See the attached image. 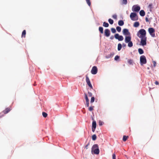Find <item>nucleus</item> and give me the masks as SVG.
Masks as SVG:
<instances>
[{
	"label": "nucleus",
	"instance_id": "nucleus-33",
	"mask_svg": "<svg viewBox=\"0 0 159 159\" xmlns=\"http://www.w3.org/2000/svg\"><path fill=\"white\" fill-rule=\"evenodd\" d=\"M94 107V106L90 107L89 108V111H93V109Z\"/></svg>",
	"mask_w": 159,
	"mask_h": 159
},
{
	"label": "nucleus",
	"instance_id": "nucleus-9",
	"mask_svg": "<svg viewBox=\"0 0 159 159\" xmlns=\"http://www.w3.org/2000/svg\"><path fill=\"white\" fill-rule=\"evenodd\" d=\"M12 109V108L11 107H8L6 108L2 112L4 114H6L8 113Z\"/></svg>",
	"mask_w": 159,
	"mask_h": 159
},
{
	"label": "nucleus",
	"instance_id": "nucleus-36",
	"mask_svg": "<svg viewBox=\"0 0 159 159\" xmlns=\"http://www.w3.org/2000/svg\"><path fill=\"white\" fill-rule=\"evenodd\" d=\"M95 98L94 97H92L91 99V102L93 103L94 101Z\"/></svg>",
	"mask_w": 159,
	"mask_h": 159
},
{
	"label": "nucleus",
	"instance_id": "nucleus-41",
	"mask_svg": "<svg viewBox=\"0 0 159 159\" xmlns=\"http://www.w3.org/2000/svg\"><path fill=\"white\" fill-rule=\"evenodd\" d=\"M88 93L89 96V97L92 96V93H91V92H88Z\"/></svg>",
	"mask_w": 159,
	"mask_h": 159
},
{
	"label": "nucleus",
	"instance_id": "nucleus-4",
	"mask_svg": "<svg viewBox=\"0 0 159 159\" xmlns=\"http://www.w3.org/2000/svg\"><path fill=\"white\" fill-rule=\"evenodd\" d=\"M140 62L141 65L146 63L147 60L144 55H142L140 57Z\"/></svg>",
	"mask_w": 159,
	"mask_h": 159
},
{
	"label": "nucleus",
	"instance_id": "nucleus-28",
	"mask_svg": "<svg viewBox=\"0 0 159 159\" xmlns=\"http://www.w3.org/2000/svg\"><path fill=\"white\" fill-rule=\"evenodd\" d=\"M97 139V137L95 134L93 135L92 136V139L93 140H95Z\"/></svg>",
	"mask_w": 159,
	"mask_h": 159
},
{
	"label": "nucleus",
	"instance_id": "nucleus-2",
	"mask_svg": "<svg viewBox=\"0 0 159 159\" xmlns=\"http://www.w3.org/2000/svg\"><path fill=\"white\" fill-rule=\"evenodd\" d=\"M91 152L95 154H98L99 152V150L98 144H94L92 148Z\"/></svg>",
	"mask_w": 159,
	"mask_h": 159
},
{
	"label": "nucleus",
	"instance_id": "nucleus-20",
	"mask_svg": "<svg viewBox=\"0 0 159 159\" xmlns=\"http://www.w3.org/2000/svg\"><path fill=\"white\" fill-rule=\"evenodd\" d=\"M103 25L104 27H108L109 25L108 23H107L105 22H104L103 23Z\"/></svg>",
	"mask_w": 159,
	"mask_h": 159
},
{
	"label": "nucleus",
	"instance_id": "nucleus-10",
	"mask_svg": "<svg viewBox=\"0 0 159 159\" xmlns=\"http://www.w3.org/2000/svg\"><path fill=\"white\" fill-rule=\"evenodd\" d=\"M96 127V123L95 121H93L92 122V131L94 132Z\"/></svg>",
	"mask_w": 159,
	"mask_h": 159
},
{
	"label": "nucleus",
	"instance_id": "nucleus-38",
	"mask_svg": "<svg viewBox=\"0 0 159 159\" xmlns=\"http://www.w3.org/2000/svg\"><path fill=\"white\" fill-rule=\"evenodd\" d=\"M112 17L114 19H117V15H116V14L113 15L112 16Z\"/></svg>",
	"mask_w": 159,
	"mask_h": 159
},
{
	"label": "nucleus",
	"instance_id": "nucleus-12",
	"mask_svg": "<svg viewBox=\"0 0 159 159\" xmlns=\"http://www.w3.org/2000/svg\"><path fill=\"white\" fill-rule=\"evenodd\" d=\"M123 33L125 35H129L130 34L128 30L126 29H124L123 30Z\"/></svg>",
	"mask_w": 159,
	"mask_h": 159
},
{
	"label": "nucleus",
	"instance_id": "nucleus-14",
	"mask_svg": "<svg viewBox=\"0 0 159 159\" xmlns=\"http://www.w3.org/2000/svg\"><path fill=\"white\" fill-rule=\"evenodd\" d=\"M140 15L142 16H143L145 15V12L143 10H141L139 12Z\"/></svg>",
	"mask_w": 159,
	"mask_h": 159
},
{
	"label": "nucleus",
	"instance_id": "nucleus-40",
	"mask_svg": "<svg viewBox=\"0 0 159 159\" xmlns=\"http://www.w3.org/2000/svg\"><path fill=\"white\" fill-rule=\"evenodd\" d=\"M103 122L101 121H99V125H102Z\"/></svg>",
	"mask_w": 159,
	"mask_h": 159
},
{
	"label": "nucleus",
	"instance_id": "nucleus-48",
	"mask_svg": "<svg viewBox=\"0 0 159 159\" xmlns=\"http://www.w3.org/2000/svg\"><path fill=\"white\" fill-rule=\"evenodd\" d=\"M122 46L124 47H125L126 46V45L125 43H123L122 44Z\"/></svg>",
	"mask_w": 159,
	"mask_h": 159
},
{
	"label": "nucleus",
	"instance_id": "nucleus-19",
	"mask_svg": "<svg viewBox=\"0 0 159 159\" xmlns=\"http://www.w3.org/2000/svg\"><path fill=\"white\" fill-rule=\"evenodd\" d=\"M128 46L129 47H131L133 46V43L132 41H130V42H128Z\"/></svg>",
	"mask_w": 159,
	"mask_h": 159
},
{
	"label": "nucleus",
	"instance_id": "nucleus-15",
	"mask_svg": "<svg viewBox=\"0 0 159 159\" xmlns=\"http://www.w3.org/2000/svg\"><path fill=\"white\" fill-rule=\"evenodd\" d=\"M118 24L120 26H122L124 24V22L122 20H120L118 21Z\"/></svg>",
	"mask_w": 159,
	"mask_h": 159
},
{
	"label": "nucleus",
	"instance_id": "nucleus-31",
	"mask_svg": "<svg viewBox=\"0 0 159 159\" xmlns=\"http://www.w3.org/2000/svg\"><path fill=\"white\" fill-rule=\"evenodd\" d=\"M111 32L113 33H114L116 32V29L114 28H111Z\"/></svg>",
	"mask_w": 159,
	"mask_h": 159
},
{
	"label": "nucleus",
	"instance_id": "nucleus-44",
	"mask_svg": "<svg viewBox=\"0 0 159 159\" xmlns=\"http://www.w3.org/2000/svg\"><path fill=\"white\" fill-rule=\"evenodd\" d=\"M155 83L156 85H158L159 84L158 82L157 81H156Z\"/></svg>",
	"mask_w": 159,
	"mask_h": 159
},
{
	"label": "nucleus",
	"instance_id": "nucleus-7",
	"mask_svg": "<svg viewBox=\"0 0 159 159\" xmlns=\"http://www.w3.org/2000/svg\"><path fill=\"white\" fill-rule=\"evenodd\" d=\"M98 72V69L96 66H94L93 67L91 70V73L92 74L95 75Z\"/></svg>",
	"mask_w": 159,
	"mask_h": 159
},
{
	"label": "nucleus",
	"instance_id": "nucleus-39",
	"mask_svg": "<svg viewBox=\"0 0 159 159\" xmlns=\"http://www.w3.org/2000/svg\"><path fill=\"white\" fill-rule=\"evenodd\" d=\"M116 156L115 154H113L112 155V159H116Z\"/></svg>",
	"mask_w": 159,
	"mask_h": 159
},
{
	"label": "nucleus",
	"instance_id": "nucleus-3",
	"mask_svg": "<svg viewBox=\"0 0 159 159\" xmlns=\"http://www.w3.org/2000/svg\"><path fill=\"white\" fill-rule=\"evenodd\" d=\"M130 17L132 20L136 21L138 20V16L135 13L132 12L130 13Z\"/></svg>",
	"mask_w": 159,
	"mask_h": 159
},
{
	"label": "nucleus",
	"instance_id": "nucleus-34",
	"mask_svg": "<svg viewBox=\"0 0 159 159\" xmlns=\"http://www.w3.org/2000/svg\"><path fill=\"white\" fill-rule=\"evenodd\" d=\"M128 62L129 64H132L133 62V60L131 59H129L128 60Z\"/></svg>",
	"mask_w": 159,
	"mask_h": 159
},
{
	"label": "nucleus",
	"instance_id": "nucleus-30",
	"mask_svg": "<svg viewBox=\"0 0 159 159\" xmlns=\"http://www.w3.org/2000/svg\"><path fill=\"white\" fill-rule=\"evenodd\" d=\"M87 84L89 86L91 89H93V88L92 87V86L90 83V82H89V83H87Z\"/></svg>",
	"mask_w": 159,
	"mask_h": 159
},
{
	"label": "nucleus",
	"instance_id": "nucleus-11",
	"mask_svg": "<svg viewBox=\"0 0 159 159\" xmlns=\"http://www.w3.org/2000/svg\"><path fill=\"white\" fill-rule=\"evenodd\" d=\"M105 35L106 37H109L110 34V32L109 30L106 29L104 31Z\"/></svg>",
	"mask_w": 159,
	"mask_h": 159
},
{
	"label": "nucleus",
	"instance_id": "nucleus-8",
	"mask_svg": "<svg viewBox=\"0 0 159 159\" xmlns=\"http://www.w3.org/2000/svg\"><path fill=\"white\" fill-rule=\"evenodd\" d=\"M132 9L134 11L138 12L140 10V7L139 6L134 5Z\"/></svg>",
	"mask_w": 159,
	"mask_h": 159
},
{
	"label": "nucleus",
	"instance_id": "nucleus-22",
	"mask_svg": "<svg viewBox=\"0 0 159 159\" xmlns=\"http://www.w3.org/2000/svg\"><path fill=\"white\" fill-rule=\"evenodd\" d=\"M86 81L87 83H88L90 82L89 78L87 75H86Z\"/></svg>",
	"mask_w": 159,
	"mask_h": 159
},
{
	"label": "nucleus",
	"instance_id": "nucleus-45",
	"mask_svg": "<svg viewBox=\"0 0 159 159\" xmlns=\"http://www.w3.org/2000/svg\"><path fill=\"white\" fill-rule=\"evenodd\" d=\"M86 102V105L87 107L89 106V102Z\"/></svg>",
	"mask_w": 159,
	"mask_h": 159
},
{
	"label": "nucleus",
	"instance_id": "nucleus-46",
	"mask_svg": "<svg viewBox=\"0 0 159 159\" xmlns=\"http://www.w3.org/2000/svg\"><path fill=\"white\" fill-rule=\"evenodd\" d=\"M3 116V115L2 114V113H0V118L2 117Z\"/></svg>",
	"mask_w": 159,
	"mask_h": 159
},
{
	"label": "nucleus",
	"instance_id": "nucleus-6",
	"mask_svg": "<svg viewBox=\"0 0 159 159\" xmlns=\"http://www.w3.org/2000/svg\"><path fill=\"white\" fill-rule=\"evenodd\" d=\"M115 38L118 39L119 41H122L123 40L124 38L122 36L118 34H116L115 35Z\"/></svg>",
	"mask_w": 159,
	"mask_h": 159
},
{
	"label": "nucleus",
	"instance_id": "nucleus-16",
	"mask_svg": "<svg viewBox=\"0 0 159 159\" xmlns=\"http://www.w3.org/2000/svg\"><path fill=\"white\" fill-rule=\"evenodd\" d=\"M139 25V22H135L134 24V26L135 27H137Z\"/></svg>",
	"mask_w": 159,
	"mask_h": 159
},
{
	"label": "nucleus",
	"instance_id": "nucleus-23",
	"mask_svg": "<svg viewBox=\"0 0 159 159\" xmlns=\"http://www.w3.org/2000/svg\"><path fill=\"white\" fill-rule=\"evenodd\" d=\"M128 138V136L124 135L123 138V140L124 141H125Z\"/></svg>",
	"mask_w": 159,
	"mask_h": 159
},
{
	"label": "nucleus",
	"instance_id": "nucleus-47",
	"mask_svg": "<svg viewBox=\"0 0 159 159\" xmlns=\"http://www.w3.org/2000/svg\"><path fill=\"white\" fill-rule=\"evenodd\" d=\"M145 20H146V22H148V18L146 17V18H145Z\"/></svg>",
	"mask_w": 159,
	"mask_h": 159
},
{
	"label": "nucleus",
	"instance_id": "nucleus-42",
	"mask_svg": "<svg viewBox=\"0 0 159 159\" xmlns=\"http://www.w3.org/2000/svg\"><path fill=\"white\" fill-rule=\"evenodd\" d=\"M89 144V143L88 144L85 146V148L86 149H87L88 148V146Z\"/></svg>",
	"mask_w": 159,
	"mask_h": 159
},
{
	"label": "nucleus",
	"instance_id": "nucleus-29",
	"mask_svg": "<svg viewBox=\"0 0 159 159\" xmlns=\"http://www.w3.org/2000/svg\"><path fill=\"white\" fill-rule=\"evenodd\" d=\"M86 1L88 5L89 6H90L91 4V2L90 1V0H86Z\"/></svg>",
	"mask_w": 159,
	"mask_h": 159
},
{
	"label": "nucleus",
	"instance_id": "nucleus-25",
	"mask_svg": "<svg viewBox=\"0 0 159 159\" xmlns=\"http://www.w3.org/2000/svg\"><path fill=\"white\" fill-rule=\"evenodd\" d=\"M108 21L109 23L111 25L113 24L114 23L113 20L111 19H109Z\"/></svg>",
	"mask_w": 159,
	"mask_h": 159
},
{
	"label": "nucleus",
	"instance_id": "nucleus-17",
	"mask_svg": "<svg viewBox=\"0 0 159 159\" xmlns=\"http://www.w3.org/2000/svg\"><path fill=\"white\" fill-rule=\"evenodd\" d=\"M26 34V31L25 30H24L22 33L21 37H25V36Z\"/></svg>",
	"mask_w": 159,
	"mask_h": 159
},
{
	"label": "nucleus",
	"instance_id": "nucleus-13",
	"mask_svg": "<svg viewBox=\"0 0 159 159\" xmlns=\"http://www.w3.org/2000/svg\"><path fill=\"white\" fill-rule=\"evenodd\" d=\"M131 37L130 36H126L125 39V42L127 43L131 41Z\"/></svg>",
	"mask_w": 159,
	"mask_h": 159
},
{
	"label": "nucleus",
	"instance_id": "nucleus-37",
	"mask_svg": "<svg viewBox=\"0 0 159 159\" xmlns=\"http://www.w3.org/2000/svg\"><path fill=\"white\" fill-rule=\"evenodd\" d=\"M120 58V57L118 56H115L114 58V59L115 60L117 61L118 59Z\"/></svg>",
	"mask_w": 159,
	"mask_h": 159
},
{
	"label": "nucleus",
	"instance_id": "nucleus-5",
	"mask_svg": "<svg viewBox=\"0 0 159 159\" xmlns=\"http://www.w3.org/2000/svg\"><path fill=\"white\" fill-rule=\"evenodd\" d=\"M148 32L150 35L153 37H155V34L154 33L155 32L154 29L152 28H150L148 29Z\"/></svg>",
	"mask_w": 159,
	"mask_h": 159
},
{
	"label": "nucleus",
	"instance_id": "nucleus-21",
	"mask_svg": "<svg viewBox=\"0 0 159 159\" xmlns=\"http://www.w3.org/2000/svg\"><path fill=\"white\" fill-rule=\"evenodd\" d=\"M122 48V45L121 44L119 43L118 45V51H120Z\"/></svg>",
	"mask_w": 159,
	"mask_h": 159
},
{
	"label": "nucleus",
	"instance_id": "nucleus-43",
	"mask_svg": "<svg viewBox=\"0 0 159 159\" xmlns=\"http://www.w3.org/2000/svg\"><path fill=\"white\" fill-rule=\"evenodd\" d=\"M153 66L155 67L156 66V63L155 61H153Z\"/></svg>",
	"mask_w": 159,
	"mask_h": 159
},
{
	"label": "nucleus",
	"instance_id": "nucleus-32",
	"mask_svg": "<svg viewBox=\"0 0 159 159\" xmlns=\"http://www.w3.org/2000/svg\"><path fill=\"white\" fill-rule=\"evenodd\" d=\"M127 3V0H123L122 3L123 4H126Z\"/></svg>",
	"mask_w": 159,
	"mask_h": 159
},
{
	"label": "nucleus",
	"instance_id": "nucleus-18",
	"mask_svg": "<svg viewBox=\"0 0 159 159\" xmlns=\"http://www.w3.org/2000/svg\"><path fill=\"white\" fill-rule=\"evenodd\" d=\"M138 52L140 54H143L144 53L143 50L140 48L138 49Z\"/></svg>",
	"mask_w": 159,
	"mask_h": 159
},
{
	"label": "nucleus",
	"instance_id": "nucleus-1",
	"mask_svg": "<svg viewBox=\"0 0 159 159\" xmlns=\"http://www.w3.org/2000/svg\"><path fill=\"white\" fill-rule=\"evenodd\" d=\"M146 31L143 29H140L138 32L137 36L141 39L140 43L142 46L146 45L147 38L146 36Z\"/></svg>",
	"mask_w": 159,
	"mask_h": 159
},
{
	"label": "nucleus",
	"instance_id": "nucleus-49",
	"mask_svg": "<svg viewBox=\"0 0 159 159\" xmlns=\"http://www.w3.org/2000/svg\"><path fill=\"white\" fill-rule=\"evenodd\" d=\"M110 39H113V36H111V37H110Z\"/></svg>",
	"mask_w": 159,
	"mask_h": 159
},
{
	"label": "nucleus",
	"instance_id": "nucleus-27",
	"mask_svg": "<svg viewBox=\"0 0 159 159\" xmlns=\"http://www.w3.org/2000/svg\"><path fill=\"white\" fill-rule=\"evenodd\" d=\"M116 29L117 31L118 32H120L121 30V28L119 26H117L116 28Z\"/></svg>",
	"mask_w": 159,
	"mask_h": 159
},
{
	"label": "nucleus",
	"instance_id": "nucleus-35",
	"mask_svg": "<svg viewBox=\"0 0 159 159\" xmlns=\"http://www.w3.org/2000/svg\"><path fill=\"white\" fill-rule=\"evenodd\" d=\"M85 99L86 100V102H89V99L88 98L87 96V95H86V94H85Z\"/></svg>",
	"mask_w": 159,
	"mask_h": 159
},
{
	"label": "nucleus",
	"instance_id": "nucleus-24",
	"mask_svg": "<svg viewBox=\"0 0 159 159\" xmlns=\"http://www.w3.org/2000/svg\"><path fill=\"white\" fill-rule=\"evenodd\" d=\"M99 30L100 32L102 34L103 33V28L102 27H100L99 28Z\"/></svg>",
	"mask_w": 159,
	"mask_h": 159
},
{
	"label": "nucleus",
	"instance_id": "nucleus-26",
	"mask_svg": "<svg viewBox=\"0 0 159 159\" xmlns=\"http://www.w3.org/2000/svg\"><path fill=\"white\" fill-rule=\"evenodd\" d=\"M42 115L43 117H44L45 118H46L48 114L45 112H42Z\"/></svg>",
	"mask_w": 159,
	"mask_h": 159
}]
</instances>
